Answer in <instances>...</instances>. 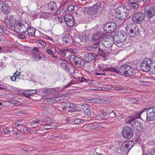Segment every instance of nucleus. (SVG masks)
Returning <instances> with one entry per match:
<instances>
[{
	"label": "nucleus",
	"mask_w": 155,
	"mask_h": 155,
	"mask_svg": "<svg viewBox=\"0 0 155 155\" xmlns=\"http://www.w3.org/2000/svg\"><path fill=\"white\" fill-rule=\"evenodd\" d=\"M136 129L137 130H141V131H143V124L140 122V123L138 125L137 128H136Z\"/></svg>",
	"instance_id": "nucleus-42"
},
{
	"label": "nucleus",
	"mask_w": 155,
	"mask_h": 155,
	"mask_svg": "<svg viewBox=\"0 0 155 155\" xmlns=\"http://www.w3.org/2000/svg\"><path fill=\"white\" fill-rule=\"evenodd\" d=\"M153 64L150 58H146L141 62L140 66L142 70L145 72L149 71Z\"/></svg>",
	"instance_id": "nucleus-7"
},
{
	"label": "nucleus",
	"mask_w": 155,
	"mask_h": 155,
	"mask_svg": "<svg viewBox=\"0 0 155 155\" xmlns=\"http://www.w3.org/2000/svg\"><path fill=\"white\" fill-rule=\"evenodd\" d=\"M22 120H18L17 122L15 123V125L16 126H19L21 125Z\"/></svg>",
	"instance_id": "nucleus-53"
},
{
	"label": "nucleus",
	"mask_w": 155,
	"mask_h": 155,
	"mask_svg": "<svg viewBox=\"0 0 155 155\" xmlns=\"http://www.w3.org/2000/svg\"><path fill=\"white\" fill-rule=\"evenodd\" d=\"M0 29H1L4 33H5L6 31V29L3 26L1 25H0Z\"/></svg>",
	"instance_id": "nucleus-59"
},
{
	"label": "nucleus",
	"mask_w": 155,
	"mask_h": 155,
	"mask_svg": "<svg viewBox=\"0 0 155 155\" xmlns=\"http://www.w3.org/2000/svg\"><path fill=\"white\" fill-rule=\"evenodd\" d=\"M39 51V48L38 47H35L33 48L32 51L34 53L38 52Z\"/></svg>",
	"instance_id": "nucleus-60"
},
{
	"label": "nucleus",
	"mask_w": 155,
	"mask_h": 155,
	"mask_svg": "<svg viewBox=\"0 0 155 155\" xmlns=\"http://www.w3.org/2000/svg\"><path fill=\"white\" fill-rule=\"evenodd\" d=\"M98 54L100 56H102L104 60L107 58L106 54L103 50L101 49L99 47L98 50Z\"/></svg>",
	"instance_id": "nucleus-26"
},
{
	"label": "nucleus",
	"mask_w": 155,
	"mask_h": 155,
	"mask_svg": "<svg viewBox=\"0 0 155 155\" xmlns=\"http://www.w3.org/2000/svg\"><path fill=\"white\" fill-rule=\"evenodd\" d=\"M149 71L151 72L152 74L155 75V65H153L152 64Z\"/></svg>",
	"instance_id": "nucleus-49"
},
{
	"label": "nucleus",
	"mask_w": 155,
	"mask_h": 155,
	"mask_svg": "<svg viewBox=\"0 0 155 155\" xmlns=\"http://www.w3.org/2000/svg\"><path fill=\"white\" fill-rule=\"evenodd\" d=\"M102 101V100L97 98H91L88 100L89 103L98 104L101 103Z\"/></svg>",
	"instance_id": "nucleus-29"
},
{
	"label": "nucleus",
	"mask_w": 155,
	"mask_h": 155,
	"mask_svg": "<svg viewBox=\"0 0 155 155\" xmlns=\"http://www.w3.org/2000/svg\"><path fill=\"white\" fill-rule=\"evenodd\" d=\"M61 66L66 71L68 72H69V69L68 65L65 63H61Z\"/></svg>",
	"instance_id": "nucleus-35"
},
{
	"label": "nucleus",
	"mask_w": 155,
	"mask_h": 155,
	"mask_svg": "<svg viewBox=\"0 0 155 155\" xmlns=\"http://www.w3.org/2000/svg\"><path fill=\"white\" fill-rule=\"evenodd\" d=\"M80 4L83 6H88L91 5V3L90 2H87L86 0H80Z\"/></svg>",
	"instance_id": "nucleus-31"
},
{
	"label": "nucleus",
	"mask_w": 155,
	"mask_h": 155,
	"mask_svg": "<svg viewBox=\"0 0 155 155\" xmlns=\"http://www.w3.org/2000/svg\"><path fill=\"white\" fill-rule=\"evenodd\" d=\"M19 20L14 19V21H7L5 20L4 23L6 26L12 30L16 28V30H18L17 26L18 25V22Z\"/></svg>",
	"instance_id": "nucleus-15"
},
{
	"label": "nucleus",
	"mask_w": 155,
	"mask_h": 155,
	"mask_svg": "<svg viewBox=\"0 0 155 155\" xmlns=\"http://www.w3.org/2000/svg\"><path fill=\"white\" fill-rule=\"evenodd\" d=\"M139 6L138 2L133 4H128V3H126L124 6H120L117 8L116 10L115 16L119 19L123 21L130 16V10L137 9Z\"/></svg>",
	"instance_id": "nucleus-1"
},
{
	"label": "nucleus",
	"mask_w": 155,
	"mask_h": 155,
	"mask_svg": "<svg viewBox=\"0 0 155 155\" xmlns=\"http://www.w3.org/2000/svg\"><path fill=\"white\" fill-rule=\"evenodd\" d=\"M68 51L75 54H76V53L77 52L76 50L73 48H72L71 49H68Z\"/></svg>",
	"instance_id": "nucleus-48"
},
{
	"label": "nucleus",
	"mask_w": 155,
	"mask_h": 155,
	"mask_svg": "<svg viewBox=\"0 0 155 155\" xmlns=\"http://www.w3.org/2000/svg\"><path fill=\"white\" fill-rule=\"evenodd\" d=\"M117 73L125 77L132 76L134 74L133 68L127 64L123 65L117 69Z\"/></svg>",
	"instance_id": "nucleus-2"
},
{
	"label": "nucleus",
	"mask_w": 155,
	"mask_h": 155,
	"mask_svg": "<svg viewBox=\"0 0 155 155\" xmlns=\"http://www.w3.org/2000/svg\"><path fill=\"white\" fill-rule=\"evenodd\" d=\"M144 4H147L150 2V0H142Z\"/></svg>",
	"instance_id": "nucleus-64"
},
{
	"label": "nucleus",
	"mask_w": 155,
	"mask_h": 155,
	"mask_svg": "<svg viewBox=\"0 0 155 155\" xmlns=\"http://www.w3.org/2000/svg\"><path fill=\"white\" fill-rule=\"evenodd\" d=\"M48 9L51 11L55 10L57 8L56 3L54 2H50L48 5Z\"/></svg>",
	"instance_id": "nucleus-22"
},
{
	"label": "nucleus",
	"mask_w": 155,
	"mask_h": 155,
	"mask_svg": "<svg viewBox=\"0 0 155 155\" xmlns=\"http://www.w3.org/2000/svg\"><path fill=\"white\" fill-rule=\"evenodd\" d=\"M102 71L103 72L105 71H111L117 73V69L114 68L106 67L105 68L102 69Z\"/></svg>",
	"instance_id": "nucleus-30"
},
{
	"label": "nucleus",
	"mask_w": 155,
	"mask_h": 155,
	"mask_svg": "<svg viewBox=\"0 0 155 155\" xmlns=\"http://www.w3.org/2000/svg\"><path fill=\"white\" fill-rule=\"evenodd\" d=\"M128 4H133L138 2V0H129Z\"/></svg>",
	"instance_id": "nucleus-52"
},
{
	"label": "nucleus",
	"mask_w": 155,
	"mask_h": 155,
	"mask_svg": "<svg viewBox=\"0 0 155 155\" xmlns=\"http://www.w3.org/2000/svg\"><path fill=\"white\" fill-rule=\"evenodd\" d=\"M36 92L37 91L36 90H30L29 91H28V94H30V95L31 96L33 94H36Z\"/></svg>",
	"instance_id": "nucleus-51"
},
{
	"label": "nucleus",
	"mask_w": 155,
	"mask_h": 155,
	"mask_svg": "<svg viewBox=\"0 0 155 155\" xmlns=\"http://www.w3.org/2000/svg\"><path fill=\"white\" fill-rule=\"evenodd\" d=\"M79 60L76 62L75 64L78 66V68L81 67L83 66L84 65V63L83 59H81L79 58Z\"/></svg>",
	"instance_id": "nucleus-28"
},
{
	"label": "nucleus",
	"mask_w": 155,
	"mask_h": 155,
	"mask_svg": "<svg viewBox=\"0 0 155 155\" xmlns=\"http://www.w3.org/2000/svg\"><path fill=\"white\" fill-rule=\"evenodd\" d=\"M144 110H146V120L147 121H150L155 120V108L151 107L147 109L144 108Z\"/></svg>",
	"instance_id": "nucleus-11"
},
{
	"label": "nucleus",
	"mask_w": 155,
	"mask_h": 155,
	"mask_svg": "<svg viewBox=\"0 0 155 155\" xmlns=\"http://www.w3.org/2000/svg\"><path fill=\"white\" fill-rule=\"evenodd\" d=\"M15 16L13 15H11L10 16L9 18V19L8 21H14V19H16L15 18Z\"/></svg>",
	"instance_id": "nucleus-55"
},
{
	"label": "nucleus",
	"mask_w": 155,
	"mask_h": 155,
	"mask_svg": "<svg viewBox=\"0 0 155 155\" xmlns=\"http://www.w3.org/2000/svg\"><path fill=\"white\" fill-rule=\"evenodd\" d=\"M79 57L74 55H72L70 56L69 58V61L71 64L74 63L75 64L76 62L79 60Z\"/></svg>",
	"instance_id": "nucleus-25"
},
{
	"label": "nucleus",
	"mask_w": 155,
	"mask_h": 155,
	"mask_svg": "<svg viewBox=\"0 0 155 155\" xmlns=\"http://www.w3.org/2000/svg\"><path fill=\"white\" fill-rule=\"evenodd\" d=\"M46 52L49 55L51 56L52 57L55 58V59H57V56L54 55V52L51 49H48L46 50Z\"/></svg>",
	"instance_id": "nucleus-33"
},
{
	"label": "nucleus",
	"mask_w": 155,
	"mask_h": 155,
	"mask_svg": "<svg viewBox=\"0 0 155 155\" xmlns=\"http://www.w3.org/2000/svg\"><path fill=\"white\" fill-rule=\"evenodd\" d=\"M71 103H65L63 104L64 105H65V106L66 107V108H71Z\"/></svg>",
	"instance_id": "nucleus-58"
},
{
	"label": "nucleus",
	"mask_w": 155,
	"mask_h": 155,
	"mask_svg": "<svg viewBox=\"0 0 155 155\" xmlns=\"http://www.w3.org/2000/svg\"><path fill=\"white\" fill-rule=\"evenodd\" d=\"M136 119L133 116H131V117H129L126 120L125 122L126 123L130 124L131 126L133 124L134 121Z\"/></svg>",
	"instance_id": "nucleus-27"
},
{
	"label": "nucleus",
	"mask_w": 155,
	"mask_h": 155,
	"mask_svg": "<svg viewBox=\"0 0 155 155\" xmlns=\"http://www.w3.org/2000/svg\"><path fill=\"white\" fill-rule=\"evenodd\" d=\"M117 28V25L114 22H108L104 24L103 29L105 33H111L114 31Z\"/></svg>",
	"instance_id": "nucleus-10"
},
{
	"label": "nucleus",
	"mask_w": 155,
	"mask_h": 155,
	"mask_svg": "<svg viewBox=\"0 0 155 155\" xmlns=\"http://www.w3.org/2000/svg\"><path fill=\"white\" fill-rule=\"evenodd\" d=\"M81 108L84 112L87 115H90L91 111L89 107L86 104H84L81 107Z\"/></svg>",
	"instance_id": "nucleus-24"
},
{
	"label": "nucleus",
	"mask_w": 155,
	"mask_h": 155,
	"mask_svg": "<svg viewBox=\"0 0 155 155\" xmlns=\"http://www.w3.org/2000/svg\"><path fill=\"white\" fill-rule=\"evenodd\" d=\"M100 111L101 112V114L103 115V117H105L107 116V115H109L108 112L107 111L104 112L103 110H101ZM104 118V117H100L101 119H103Z\"/></svg>",
	"instance_id": "nucleus-44"
},
{
	"label": "nucleus",
	"mask_w": 155,
	"mask_h": 155,
	"mask_svg": "<svg viewBox=\"0 0 155 155\" xmlns=\"http://www.w3.org/2000/svg\"><path fill=\"white\" fill-rule=\"evenodd\" d=\"M144 12L147 17L150 19L153 16H155V10L150 5H147L145 7Z\"/></svg>",
	"instance_id": "nucleus-13"
},
{
	"label": "nucleus",
	"mask_w": 155,
	"mask_h": 155,
	"mask_svg": "<svg viewBox=\"0 0 155 155\" xmlns=\"http://www.w3.org/2000/svg\"><path fill=\"white\" fill-rule=\"evenodd\" d=\"M55 53H57L59 54L61 57H64L66 56V53L68 52V49H63L58 48H55Z\"/></svg>",
	"instance_id": "nucleus-19"
},
{
	"label": "nucleus",
	"mask_w": 155,
	"mask_h": 155,
	"mask_svg": "<svg viewBox=\"0 0 155 155\" xmlns=\"http://www.w3.org/2000/svg\"><path fill=\"white\" fill-rule=\"evenodd\" d=\"M79 81L80 82H83L87 81V79L85 78L84 77H82L81 79H79Z\"/></svg>",
	"instance_id": "nucleus-63"
},
{
	"label": "nucleus",
	"mask_w": 155,
	"mask_h": 155,
	"mask_svg": "<svg viewBox=\"0 0 155 155\" xmlns=\"http://www.w3.org/2000/svg\"><path fill=\"white\" fill-rule=\"evenodd\" d=\"M114 42L111 41V40L109 38H107V37H104L103 38L102 44L104 46L107 48H110L112 46Z\"/></svg>",
	"instance_id": "nucleus-18"
},
{
	"label": "nucleus",
	"mask_w": 155,
	"mask_h": 155,
	"mask_svg": "<svg viewBox=\"0 0 155 155\" xmlns=\"http://www.w3.org/2000/svg\"><path fill=\"white\" fill-rule=\"evenodd\" d=\"M122 134L124 138L127 139H129L133 136L134 130L130 127L125 126L123 127Z\"/></svg>",
	"instance_id": "nucleus-8"
},
{
	"label": "nucleus",
	"mask_w": 155,
	"mask_h": 155,
	"mask_svg": "<svg viewBox=\"0 0 155 155\" xmlns=\"http://www.w3.org/2000/svg\"><path fill=\"white\" fill-rule=\"evenodd\" d=\"M34 56H35V58L38 57L39 59H41L43 57H44V55L42 53L39 54H36L35 56L34 55Z\"/></svg>",
	"instance_id": "nucleus-50"
},
{
	"label": "nucleus",
	"mask_w": 155,
	"mask_h": 155,
	"mask_svg": "<svg viewBox=\"0 0 155 155\" xmlns=\"http://www.w3.org/2000/svg\"><path fill=\"white\" fill-rule=\"evenodd\" d=\"M53 91H52V88H46L44 91V92L46 94H48L51 93L53 92Z\"/></svg>",
	"instance_id": "nucleus-46"
},
{
	"label": "nucleus",
	"mask_w": 155,
	"mask_h": 155,
	"mask_svg": "<svg viewBox=\"0 0 155 155\" xmlns=\"http://www.w3.org/2000/svg\"><path fill=\"white\" fill-rule=\"evenodd\" d=\"M28 35L31 37L35 36L36 29L31 27H29L26 30Z\"/></svg>",
	"instance_id": "nucleus-21"
},
{
	"label": "nucleus",
	"mask_w": 155,
	"mask_h": 155,
	"mask_svg": "<svg viewBox=\"0 0 155 155\" xmlns=\"http://www.w3.org/2000/svg\"><path fill=\"white\" fill-rule=\"evenodd\" d=\"M133 143H134V142L131 141L125 142L123 143L121 145L120 148V150L122 153L124 155H127L128 152L130 150L133 146Z\"/></svg>",
	"instance_id": "nucleus-6"
},
{
	"label": "nucleus",
	"mask_w": 155,
	"mask_h": 155,
	"mask_svg": "<svg viewBox=\"0 0 155 155\" xmlns=\"http://www.w3.org/2000/svg\"><path fill=\"white\" fill-rule=\"evenodd\" d=\"M100 7V4L96 3L92 6H90L88 7L87 10H86V12L88 15L91 16L92 20L95 18L94 15L97 13Z\"/></svg>",
	"instance_id": "nucleus-4"
},
{
	"label": "nucleus",
	"mask_w": 155,
	"mask_h": 155,
	"mask_svg": "<svg viewBox=\"0 0 155 155\" xmlns=\"http://www.w3.org/2000/svg\"><path fill=\"white\" fill-rule=\"evenodd\" d=\"M100 43V42H96L92 47L93 49L96 48L99 44Z\"/></svg>",
	"instance_id": "nucleus-57"
},
{
	"label": "nucleus",
	"mask_w": 155,
	"mask_h": 155,
	"mask_svg": "<svg viewBox=\"0 0 155 155\" xmlns=\"http://www.w3.org/2000/svg\"><path fill=\"white\" fill-rule=\"evenodd\" d=\"M113 88L116 91H120L124 89L123 86L119 85H114Z\"/></svg>",
	"instance_id": "nucleus-39"
},
{
	"label": "nucleus",
	"mask_w": 155,
	"mask_h": 155,
	"mask_svg": "<svg viewBox=\"0 0 155 155\" xmlns=\"http://www.w3.org/2000/svg\"><path fill=\"white\" fill-rule=\"evenodd\" d=\"M126 29L128 32L134 34L135 35H140L141 31H139L138 27L135 23H130L127 24Z\"/></svg>",
	"instance_id": "nucleus-5"
},
{
	"label": "nucleus",
	"mask_w": 155,
	"mask_h": 155,
	"mask_svg": "<svg viewBox=\"0 0 155 155\" xmlns=\"http://www.w3.org/2000/svg\"><path fill=\"white\" fill-rule=\"evenodd\" d=\"M71 108L74 109H76L77 107V106H76L74 104L71 103Z\"/></svg>",
	"instance_id": "nucleus-62"
},
{
	"label": "nucleus",
	"mask_w": 155,
	"mask_h": 155,
	"mask_svg": "<svg viewBox=\"0 0 155 155\" xmlns=\"http://www.w3.org/2000/svg\"><path fill=\"white\" fill-rule=\"evenodd\" d=\"M23 131L24 132H25V133H27L29 132V129L28 127H25L23 129Z\"/></svg>",
	"instance_id": "nucleus-61"
},
{
	"label": "nucleus",
	"mask_w": 155,
	"mask_h": 155,
	"mask_svg": "<svg viewBox=\"0 0 155 155\" xmlns=\"http://www.w3.org/2000/svg\"><path fill=\"white\" fill-rule=\"evenodd\" d=\"M52 126L53 125L52 124H45L44 125V128L46 130L51 129L52 128Z\"/></svg>",
	"instance_id": "nucleus-41"
},
{
	"label": "nucleus",
	"mask_w": 155,
	"mask_h": 155,
	"mask_svg": "<svg viewBox=\"0 0 155 155\" xmlns=\"http://www.w3.org/2000/svg\"><path fill=\"white\" fill-rule=\"evenodd\" d=\"M79 38L80 39L81 41L82 42H85L86 41V38L84 35V37H83V35H78Z\"/></svg>",
	"instance_id": "nucleus-47"
},
{
	"label": "nucleus",
	"mask_w": 155,
	"mask_h": 155,
	"mask_svg": "<svg viewBox=\"0 0 155 155\" xmlns=\"http://www.w3.org/2000/svg\"><path fill=\"white\" fill-rule=\"evenodd\" d=\"M116 36L115 38L116 40L115 44L119 48H124L125 45L124 43L126 40L127 34L120 31L117 32Z\"/></svg>",
	"instance_id": "nucleus-3"
},
{
	"label": "nucleus",
	"mask_w": 155,
	"mask_h": 155,
	"mask_svg": "<svg viewBox=\"0 0 155 155\" xmlns=\"http://www.w3.org/2000/svg\"><path fill=\"white\" fill-rule=\"evenodd\" d=\"M0 4L1 7V10L3 14L7 15L9 13L11 8L7 3L5 2H2Z\"/></svg>",
	"instance_id": "nucleus-14"
},
{
	"label": "nucleus",
	"mask_w": 155,
	"mask_h": 155,
	"mask_svg": "<svg viewBox=\"0 0 155 155\" xmlns=\"http://www.w3.org/2000/svg\"><path fill=\"white\" fill-rule=\"evenodd\" d=\"M80 110H70L69 111V112L68 113H69L68 114H71L70 113H73L74 114V113L75 112H80Z\"/></svg>",
	"instance_id": "nucleus-56"
},
{
	"label": "nucleus",
	"mask_w": 155,
	"mask_h": 155,
	"mask_svg": "<svg viewBox=\"0 0 155 155\" xmlns=\"http://www.w3.org/2000/svg\"><path fill=\"white\" fill-rule=\"evenodd\" d=\"M64 21L66 25L69 27L73 26L74 24V19L73 17L71 15L66 16L64 17Z\"/></svg>",
	"instance_id": "nucleus-16"
},
{
	"label": "nucleus",
	"mask_w": 155,
	"mask_h": 155,
	"mask_svg": "<svg viewBox=\"0 0 155 155\" xmlns=\"http://www.w3.org/2000/svg\"><path fill=\"white\" fill-rule=\"evenodd\" d=\"M74 6L72 5H69L68 8L67 9V10L68 11L70 12H72L74 11Z\"/></svg>",
	"instance_id": "nucleus-45"
},
{
	"label": "nucleus",
	"mask_w": 155,
	"mask_h": 155,
	"mask_svg": "<svg viewBox=\"0 0 155 155\" xmlns=\"http://www.w3.org/2000/svg\"><path fill=\"white\" fill-rule=\"evenodd\" d=\"M89 128L91 130H99L100 128L99 125L98 124H96L95 125H90L88 126Z\"/></svg>",
	"instance_id": "nucleus-34"
},
{
	"label": "nucleus",
	"mask_w": 155,
	"mask_h": 155,
	"mask_svg": "<svg viewBox=\"0 0 155 155\" xmlns=\"http://www.w3.org/2000/svg\"><path fill=\"white\" fill-rule=\"evenodd\" d=\"M84 59L87 62H90L92 61L94 58V55L93 53H86L84 54Z\"/></svg>",
	"instance_id": "nucleus-20"
},
{
	"label": "nucleus",
	"mask_w": 155,
	"mask_h": 155,
	"mask_svg": "<svg viewBox=\"0 0 155 155\" xmlns=\"http://www.w3.org/2000/svg\"><path fill=\"white\" fill-rule=\"evenodd\" d=\"M13 133L14 134L18 135L19 136H20L21 135V133L18 131H17L15 130H12Z\"/></svg>",
	"instance_id": "nucleus-54"
},
{
	"label": "nucleus",
	"mask_w": 155,
	"mask_h": 155,
	"mask_svg": "<svg viewBox=\"0 0 155 155\" xmlns=\"http://www.w3.org/2000/svg\"><path fill=\"white\" fill-rule=\"evenodd\" d=\"M105 34L102 31L98 32L97 33L94 34L92 38V41L96 42H100L99 40L101 37H103Z\"/></svg>",
	"instance_id": "nucleus-17"
},
{
	"label": "nucleus",
	"mask_w": 155,
	"mask_h": 155,
	"mask_svg": "<svg viewBox=\"0 0 155 155\" xmlns=\"http://www.w3.org/2000/svg\"><path fill=\"white\" fill-rule=\"evenodd\" d=\"M117 33H115L114 35H113L112 34H110L107 37L108 38H109L111 40V41L112 42H114L115 44H116V40H115L116 38L115 37H117L116 36Z\"/></svg>",
	"instance_id": "nucleus-32"
},
{
	"label": "nucleus",
	"mask_w": 155,
	"mask_h": 155,
	"mask_svg": "<svg viewBox=\"0 0 155 155\" xmlns=\"http://www.w3.org/2000/svg\"><path fill=\"white\" fill-rule=\"evenodd\" d=\"M108 116L109 118H114L117 117V118L119 119V116H117L116 113L114 111H112L109 114Z\"/></svg>",
	"instance_id": "nucleus-36"
},
{
	"label": "nucleus",
	"mask_w": 155,
	"mask_h": 155,
	"mask_svg": "<svg viewBox=\"0 0 155 155\" xmlns=\"http://www.w3.org/2000/svg\"><path fill=\"white\" fill-rule=\"evenodd\" d=\"M54 20L58 23H61L63 21L64 22V18H62L59 17H56L55 18Z\"/></svg>",
	"instance_id": "nucleus-37"
},
{
	"label": "nucleus",
	"mask_w": 155,
	"mask_h": 155,
	"mask_svg": "<svg viewBox=\"0 0 155 155\" xmlns=\"http://www.w3.org/2000/svg\"><path fill=\"white\" fill-rule=\"evenodd\" d=\"M18 25L19 26L17 27L18 31L19 32H21L22 33H25L26 30L29 27L28 23L25 21H19L18 22Z\"/></svg>",
	"instance_id": "nucleus-12"
},
{
	"label": "nucleus",
	"mask_w": 155,
	"mask_h": 155,
	"mask_svg": "<svg viewBox=\"0 0 155 155\" xmlns=\"http://www.w3.org/2000/svg\"><path fill=\"white\" fill-rule=\"evenodd\" d=\"M145 14L142 12L135 13L132 18V21L137 24H141L143 21L145 20Z\"/></svg>",
	"instance_id": "nucleus-9"
},
{
	"label": "nucleus",
	"mask_w": 155,
	"mask_h": 155,
	"mask_svg": "<svg viewBox=\"0 0 155 155\" xmlns=\"http://www.w3.org/2000/svg\"><path fill=\"white\" fill-rule=\"evenodd\" d=\"M145 111V110L141 111L140 112V113H136L133 115H132L135 119L136 120V119L139 118L140 117V115Z\"/></svg>",
	"instance_id": "nucleus-38"
},
{
	"label": "nucleus",
	"mask_w": 155,
	"mask_h": 155,
	"mask_svg": "<svg viewBox=\"0 0 155 155\" xmlns=\"http://www.w3.org/2000/svg\"><path fill=\"white\" fill-rule=\"evenodd\" d=\"M72 38L70 35H65V36L62 38V41L65 43H70L72 41Z\"/></svg>",
	"instance_id": "nucleus-23"
},
{
	"label": "nucleus",
	"mask_w": 155,
	"mask_h": 155,
	"mask_svg": "<svg viewBox=\"0 0 155 155\" xmlns=\"http://www.w3.org/2000/svg\"><path fill=\"white\" fill-rule=\"evenodd\" d=\"M84 121L82 119H76L74 121V122L76 124H82Z\"/></svg>",
	"instance_id": "nucleus-43"
},
{
	"label": "nucleus",
	"mask_w": 155,
	"mask_h": 155,
	"mask_svg": "<svg viewBox=\"0 0 155 155\" xmlns=\"http://www.w3.org/2000/svg\"><path fill=\"white\" fill-rule=\"evenodd\" d=\"M140 121H135L133 122V124L132 125L131 127H134V128L137 127L138 126L139 124L140 123Z\"/></svg>",
	"instance_id": "nucleus-40"
}]
</instances>
